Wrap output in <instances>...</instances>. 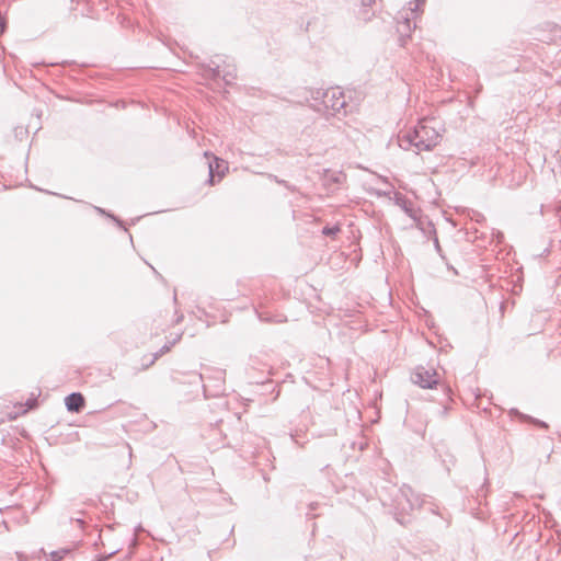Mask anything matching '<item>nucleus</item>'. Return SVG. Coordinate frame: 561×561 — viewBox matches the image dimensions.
<instances>
[{
  "label": "nucleus",
  "mask_w": 561,
  "mask_h": 561,
  "mask_svg": "<svg viewBox=\"0 0 561 561\" xmlns=\"http://www.w3.org/2000/svg\"><path fill=\"white\" fill-rule=\"evenodd\" d=\"M440 139V128L435 118H423L412 130L401 133L398 137L399 146L402 149L413 148L416 153L432 150Z\"/></svg>",
  "instance_id": "obj_1"
},
{
  "label": "nucleus",
  "mask_w": 561,
  "mask_h": 561,
  "mask_svg": "<svg viewBox=\"0 0 561 561\" xmlns=\"http://www.w3.org/2000/svg\"><path fill=\"white\" fill-rule=\"evenodd\" d=\"M311 106L325 115H346L347 102L344 92L340 88L317 90L312 93Z\"/></svg>",
  "instance_id": "obj_2"
},
{
  "label": "nucleus",
  "mask_w": 561,
  "mask_h": 561,
  "mask_svg": "<svg viewBox=\"0 0 561 561\" xmlns=\"http://www.w3.org/2000/svg\"><path fill=\"white\" fill-rule=\"evenodd\" d=\"M426 0H414L409 3L410 8V14L405 13L402 14V21L398 22L397 31L400 36V44L401 46H404L408 42V39L411 36L412 31L416 27V23L414 22L412 24V20H415L416 14L420 10V7L425 3Z\"/></svg>",
  "instance_id": "obj_3"
},
{
  "label": "nucleus",
  "mask_w": 561,
  "mask_h": 561,
  "mask_svg": "<svg viewBox=\"0 0 561 561\" xmlns=\"http://www.w3.org/2000/svg\"><path fill=\"white\" fill-rule=\"evenodd\" d=\"M397 505L402 512L421 508L425 505L426 500L419 493L414 492L410 486L403 485L400 489V495L397 497Z\"/></svg>",
  "instance_id": "obj_4"
},
{
  "label": "nucleus",
  "mask_w": 561,
  "mask_h": 561,
  "mask_svg": "<svg viewBox=\"0 0 561 561\" xmlns=\"http://www.w3.org/2000/svg\"><path fill=\"white\" fill-rule=\"evenodd\" d=\"M411 380L421 388L432 389L439 382L437 371L432 367L417 366L411 375Z\"/></svg>",
  "instance_id": "obj_5"
},
{
  "label": "nucleus",
  "mask_w": 561,
  "mask_h": 561,
  "mask_svg": "<svg viewBox=\"0 0 561 561\" xmlns=\"http://www.w3.org/2000/svg\"><path fill=\"white\" fill-rule=\"evenodd\" d=\"M227 169L228 167L225 160L213 156V160L208 161V183L214 185L215 176L218 175V178L221 179L225 175V170Z\"/></svg>",
  "instance_id": "obj_6"
},
{
  "label": "nucleus",
  "mask_w": 561,
  "mask_h": 561,
  "mask_svg": "<svg viewBox=\"0 0 561 561\" xmlns=\"http://www.w3.org/2000/svg\"><path fill=\"white\" fill-rule=\"evenodd\" d=\"M65 404L69 412H80L84 407V398L79 392H72L65 398Z\"/></svg>",
  "instance_id": "obj_7"
},
{
  "label": "nucleus",
  "mask_w": 561,
  "mask_h": 561,
  "mask_svg": "<svg viewBox=\"0 0 561 561\" xmlns=\"http://www.w3.org/2000/svg\"><path fill=\"white\" fill-rule=\"evenodd\" d=\"M213 77L214 78H222L224 81L226 82V84H231L232 81L236 79V72H234V69L232 70H220L219 67L217 66L215 69H213Z\"/></svg>",
  "instance_id": "obj_8"
},
{
  "label": "nucleus",
  "mask_w": 561,
  "mask_h": 561,
  "mask_svg": "<svg viewBox=\"0 0 561 561\" xmlns=\"http://www.w3.org/2000/svg\"><path fill=\"white\" fill-rule=\"evenodd\" d=\"M119 453L122 454V466L129 467L131 462V448L127 443H123L118 446Z\"/></svg>",
  "instance_id": "obj_9"
},
{
  "label": "nucleus",
  "mask_w": 561,
  "mask_h": 561,
  "mask_svg": "<svg viewBox=\"0 0 561 561\" xmlns=\"http://www.w3.org/2000/svg\"><path fill=\"white\" fill-rule=\"evenodd\" d=\"M397 203H398L399 205H401V206H402V208H403V210H404V213H405L407 215H409V216H410V217H412V218H415L414 209H413V207H412V204H411V203H408V202H407L404 198H402V197H399V198L397 199Z\"/></svg>",
  "instance_id": "obj_10"
},
{
  "label": "nucleus",
  "mask_w": 561,
  "mask_h": 561,
  "mask_svg": "<svg viewBox=\"0 0 561 561\" xmlns=\"http://www.w3.org/2000/svg\"><path fill=\"white\" fill-rule=\"evenodd\" d=\"M341 231L340 226L335 225L333 227H324L322 229V233L328 237H335Z\"/></svg>",
  "instance_id": "obj_11"
},
{
  "label": "nucleus",
  "mask_w": 561,
  "mask_h": 561,
  "mask_svg": "<svg viewBox=\"0 0 561 561\" xmlns=\"http://www.w3.org/2000/svg\"><path fill=\"white\" fill-rule=\"evenodd\" d=\"M170 351V346L169 345H164L159 352H157L152 358L150 359L149 364H147V367L152 365L159 356H161L162 354L167 353Z\"/></svg>",
  "instance_id": "obj_12"
},
{
  "label": "nucleus",
  "mask_w": 561,
  "mask_h": 561,
  "mask_svg": "<svg viewBox=\"0 0 561 561\" xmlns=\"http://www.w3.org/2000/svg\"><path fill=\"white\" fill-rule=\"evenodd\" d=\"M271 179H273L277 184H280L283 186H285L286 188L290 190V191H295V187L291 186L287 181L285 180H280L278 179L276 175H270Z\"/></svg>",
  "instance_id": "obj_13"
},
{
  "label": "nucleus",
  "mask_w": 561,
  "mask_h": 561,
  "mask_svg": "<svg viewBox=\"0 0 561 561\" xmlns=\"http://www.w3.org/2000/svg\"><path fill=\"white\" fill-rule=\"evenodd\" d=\"M67 553L66 550H62V551H55L51 553V559L54 561H59L61 558H62V554Z\"/></svg>",
  "instance_id": "obj_14"
},
{
  "label": "nucleus",
  "mask_w": 561,
  "mask_h": 561,
  "mask_svg": "<svg viewBox=\"0 0 561 561\" xmlns=\"http://www.w3.org/2000/svg\"><path fill=\"white\" fill-rule=\"evenodd\" d=\"M527 420L531 421L534 424H536V425H538V426H540L542 428H547L548 427L547 423H545L543 421H539V420L533 419L530 416H527Z\"/></svg>",
  "instance_id": "obj_15"
},
{
  "label": "nucleus",
  "mask_w": 561,
  "mask_h": 561,
  "mask_svg": "<svg viewBox=\"0 0 561 561\" xmlns=\"http://www.w3.org/2000/svg\"><path fill=\"white\" fill-rule=\"evenodd\" d=\"M376 0H362V5L364 8L370 7L373 3H375Z\"/></svg>",
  "instance_id": "obj_16"
},
{
  "label": "nucleus",
  "mask_w": 561,
  "mask_h": 561,
  "mask_svg": "<svg viewBox=\"0 0 561 561\" xmlns=\"http://www.w3.org/2000/svg\"><path fill=\"white\" fill-rule=\"evenodd\" d=\"M28 409H33L36 405V400H28L26 402Z\"/></svg>",
  "instance_id": "obj_17"
},
{
  "label": "nucleus",
  "mask_w": 561,
  "mask_h": 561,
  "mask_svg": "<svg viewBox=\"0 0 561 561\" xmlns=\"http://www.w3.org/2000/svg\"><path fill=\"white\" fill-rule=\"evenodd\" d=\"M95 209L99 211V214L105 215V209L100 208V207H96Z\"/></svg>",
  "instance_id": "obj_18"
},
{
  "label": "nucleus",
  "mask_w": 561,
  "mask_h": 561,
  "mask_svg": "<svg viewBox=\"0 0 561 561\" xmlns=\"http://www.w3.org/2000/svg\"><path fill=\"white\" fill-rule=\"evenodd\" d=\"M435 248L439 251L440 250V247H439V243H438V239L436 238L435 239Z\"/></svg>",
  "instance_id": "obj_19"
},
{
  "label": "nucleus",
  "mask_w": 561,
  "mask_h": 561,
  "mask_svg": "<svg viewBox=\"0 0 561 561\" xmlns=\"http://www.w3.org/2000/svg\"><path fill=\"white\" fill-rule=\"evenodd\" d=\"M117 550H113L112 552H107L106 558L108 559L112 554L116 553Z\"/></svg>",
  "instance_id": "obj_20"
},
{
  "label": "nucleus",
  "mask_w": 561,
  "mask_h": 561,
  "mask_svg": "<svg viewBox=\"0 0 561 561\" xmlns=\"http://www.w3.org/2000/svg\"><path fill=\"white\" fill-rule=\"evenodd\" d=\"M106 217H107V218H113V219H115V218H114L112 215H110L108 213L106 214Z\"/></svg>",
  "instance_id": "obj_21"
}]
</instances>
